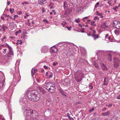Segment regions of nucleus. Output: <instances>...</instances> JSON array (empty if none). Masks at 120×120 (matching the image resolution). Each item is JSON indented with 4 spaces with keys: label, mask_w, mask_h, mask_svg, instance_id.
Masks as SVG:
<instances>
[{
    "label": "nucleus",
    "mask_w": 120,
    "mask_h": 120,
    "mask_svg": "<svg viewBox=\"0 0 120 120\" xmlns=\"http://www.w3.org/2000/svg\"><path fill=\"white\" fill-rule=\"evenodd\" d=\"M50 82H46L44 85V86L48 91L49 89H50L49 84Z\"/></svg>",
    "instance_id": "6e6552de"
},
{
    "label": "nucleus",
    "mask_w": 120,
    "mask_h": 120,
    "mask_svg": "<svg viewBox=\"0 0 120 120\" xmlns=\"http://www.w3.org/2000/svg\"><path fill=\"white\" fill-rule=\"evenodd\" d=\"M109 111H107L106 112L102 113V115L103 116H106L109 115Z\"/></svg>",
    "instance_id": "f3484780"
},
{
    "label": "nucleus",
    "mask_w": 120,
    "mask_h": 120,
    "mask_svg": "<svg viewBox=\"0 0 120 120\" xmlns=\"http://www.w3.org/2000/svg\"><path fill=\"white\" fill-rule=\"evenodd\" d=\"M18 14H21L22 13V12L21 11H19L18 12Z\"/></svg>",
    "instance_id": "603ef678"
},
{
    "label": "nucleus",
    "mask_w": 120,
    "mask_h": 120,
    "mask_svg": "<svg viewBox=\"0 0 120 120\" xmlns=\"http://www.w3.org/2000/svg\"><path fill=\"white\" fill-rule=\"evenodd\" d=\"M14 56V53L12 50L9 51L8 53L7 54V57L9 59H11L13 58Z\"/></svg>",
    "instance_id": "423d86ee"
},
{
    "label": "nucleus",
    "mask_w": 120,
    "mask_h": 120,
    "mask_svg": "<svg viewBox=\"0 0 120 120\" xmlns=\"http://www.w3.org/2000/svg\"><path fill=\"white\" fill-rule=\"evenodd\" d=\"M22 41L21 40H17V41L16 43V44L17 45H18L19 44L20 45H21L22 44Z\"/></svg>",
    "instance_id": "bb28decb"
},
{
    "label": "nucleus",
    "mask_w": 120,
    "mask_h": 120,
    "mask_svg": "<svg viewBox=\"0 0 120 120\" xmlns=\"http://www.w3.org/2000/svg\"><path fill=\"white\" fill-rule=\"evenodd\" d=\"M27 25L28 26H29L30 25V22H28V23H27Z\"/></svg>",
    "instance_id": "680f3d73"
},
{
    "label": "nucleus",
    "mask_w": 120,
    "mask_h": 120,
    "mask_svg": "<svg viewBox=\"0 0 120 120\" xmlns=\"http://www.w3.org/2000/svg\"><path fill=\"white\" fill-rule=\"evenodd\" d=\"M38 89L40 91H41L42 92H45V90H43V89L42 87L40 86H38Z\"/></svg>",
    "instance_id": "b1692460"
},
{
    "label": "nucleus",
    "mask_w": 120,
    "mask_h": 120,
    "mask_svg": "<svg viewBox=\"0 0 120 120\" xmlns=\"http://www.w3.org/2000/svg\"><path fill=\"white\" fill-rule=\"evenodd\" d=\"M43 21L44 22H45L46 23H49L48 21L47 20L44 19Z\"/></svg>",
    "instance_id": "c03bdc74"
},
{
    "label": "nucleus",
    "mask_w": 120,
    "mask_h": 120,
    "mask_svg": "<svg viewBox=\"0 0 120 120\" xmlns=\"http://www.w3.org/2000/svg\"><path fill=\"white\" fill-rule=\"evenodd\" d=\"M10 4V1H8L7 2V4L8 5H9V4Z\"/></svg>",
    "instance_id": "0e129e2a"
},
{
    "label": "nucleus",
    "mask_w": 120,
    "mask_h": 120,
    "mask_svg": "<svg viewBox=\"0 0 120 120\" xmlns=\"http://www.w3.org/2000/svg\"><path fill=\"white\" fill-rule=\"evenodd\" d=\"M102 51H99L97 53L98 54L100 53L101 54V53H102Z\"/></svg>",
    "instance_id": "5fc2aeb1"
},
{
    "label": "nucleus",
    "mask_w": 120,
    "mask_h": 120,
    "mask_svg": "<svg viewBox=\"0 0 120 120\" xmlns=\"http://www.w3.org/2000/svg\"><path fill=\"white\" fill-rule=\"evenodd\" d=\"M67 23L65 21H64L61 23L62 25L63 26H64Z\"/></svg>",
    "instance_id": "c9c22d12"
},
{
    "label": "nucleus",
    "mask_w": 120,
    "mask_h": 120,
    "mask_svg": "<svg viewBox=\"0 0 120 120\" xmlns=\"http://www.w3.org/2000/svg\"><path fill=\"white\" fill-rule=\"evenodd\" d=\"M80 21V20L79 18H78L77 19H75V22H77V23H79Z\"/></svg>",
    "instance_id": "f704fd0d"
},
{
    "label": "nucleus",
    "mask_w": 120,
    "mask_h": 120,
    "mask_svg": "<svg viewBox=\"0 0 120 120\" xmlns=\"http://www.w3.org/2000/svg\"><path fill=\"white\" fill-rule=\"evenodd\" d=\"M82 73L81 71L77 72L76 74L75 80L78 82H80L82 80L81 76Z\"/></svg>",
    "instance_id": "7ed1b4c3"
},
{
    "label": "nucleus",
    "mask_w": 120,
    "mask_h": 120,
    "mask_svg": "<svg viewBox=\"0 0 120 120\" xmlns=\"http://www.w3.org/2000/svg\"><path fill=\"white\" fill-rule=\"evenodd\" d=\"M45 12V9L43 8L42 9V12L43 13H44Z\"/></svg>",
    "instance_id": "4d7b16f0"
},
{
    "label": "nucleus",
    "mask_w": 120,
    "mask_h": 120,
    "mask_svg": "<svg viewBox=\"0 0 120 120\" xmlns=\"http://www.w3.org/2000/svg\"><path fill=\"white\" fill-rule=\"evenodd\" d=\"M91 83H90L89 85V87L90 89H92L93 88V86Z\"/></svg>",
    "instance_id": "c756f323"
},
{
    "label": "nucleus",
    "mask_w": 120,
    "mask_h": 120,
    "mask_svg": "<svg viewBox=\"0 0 120 120\" xmlns=\"http://www.w3.org/2000/svg\"><path fill=\"white\" fill-rule=\"evenodd\" d=\"M48 72H46V74H45V75H46L47 76H48Z\"/></svg>",
    "instance_id": "e2e57ef3"
},
{
    "label": "nucleus",
    "mask_w": 120,
    "mask_h": 120,
    "mask_svg": "<svg viewBox=\"0 0 120 120\" xmlns=\"http://www.w3.org/2000/svg\"><path fill=\"white\" fill-rule=\"evenodd\" d=\"M3 83L2 82H0V88L1 87H2L3 86Z\"/></svg>",
    "instance_id": "a18cd8bd"
},
{
    "label": "nucleus",
    "mask_w": 120,
    "mask_h": 120,
    "mask_svg": "<svg viewBox=\"0 0 120 120\" xmlns=\"http://www.w3.org/2000/svg\"><path fill=\"white\" fill-rule=\"evenodd\" d=\"M99 18L97 16H95L94 17V19L95 20H99Z\"/></svg>",
    "instance_id": "58836bf2"
},
{
    "label": "nucleus",
    "mask_w": 120,
    "mask_h": 120,
    "mask_svg": "<svg viewBox=\"0 0 120 120\" xmlns=\"http://www.w3.org/2000/svg\"><path fill=\"white\" fill-rule=\"evenodd\" d=\"M100 66H101L103 70H106L107 68L103 64L101 63L100 64Z\"/></svg>",
    "instance_id": "4468645a"
},
{
    "label": "nucleus",
    "mask_w": 120,
    "mask_h": 120,
    "mask_svg": "<svg viewBox=\"0 0 120 120\" xmlns=\"http://www.w3.org/2000/svg\"><path fill=\"white\" fill-rule=\"evenodd\" d=\"M58 64V63H57V62H55V63H53V66H55L56 65V64Z\"/></svg>",
    "instance_id": "6e6d98bb"
},
{
    "label": "nucleus",
    "mask_w": 120,
    "mask_h": 120,
    "mask_svg": "<svg viewBox=\"0 0 120 120\" xmlns=\"http://www.w3.org/2000/svg\"><path fill=\"white\" fill-rule=\"evenodd\" d=\"M94 110V108H92L91 109H90L89 111V112L90 113L91 112L93 111Z\"/></svg>",
    "instance_id": "a19ab883"
},
{
    "label": "nucleus",
    "mask_w": 120,
    "mask_h": 120,
    "mask_svg": "<svg viewBox=\"0 0 120 120\" xmlns=\"http://www.w3.org/2000/svg\"><path fill=\"white\" fill-rule=\"evenodd\" d=\"M114 67L116 68H117L119 66V63H114Z\"/></svg>",
    "instance_id": "cd10ccee"
},
{
    "label": "nucleus",
    "mask_w": 120,
    "mask_h": 120,
    "mask_svg": "<svg viewBox=\"0 0 120 120\" xmlns=\"http://www.w3.org/2000/svg\"><path fill=\"white\" fill-rule=\"evenodd\" d=\"M112 104H109L108 105H106V106H108V107H109L112 106Z\"/></svg>",
    "instance_id": "37998d69"
},
{
    "label": "nucleus",
    "mask_w": 120,
    "mask_h": 120,
    "mask_svg": "<svg viewBox=\"0 0 120 120\" xmlns=\"http://www.w3.org/2000/svg\"><path fill=\"white\" fill-rule=\"evenodd\" d=\"M6 38V37L5 36H4V37H3V38L1 39V40L3 42L4 41V39H5Z\"/></svg>",
    "instance_id": "09e8293b"
},
{
    "label": "nucleus",
    "mask_w": 120,
    "mask_h": 120,
    "mask_svg": "<svg viewBox=\"0 0 120 120\" xmlns=\"http://www.w3.org/2000/svg\"><path fill=\"white\" fill-rule=\"evenodd\" d=\"M21 32V30L20 29L18 31H16V32L15 33L16 35H17L18 34L20 33Z\"/></svg>",
    "instance_id": "7c9ffc66"
},
{
    "label": "nucleus",
    "mask_w": 120,
    "mask_h": 120,
    "mask_svg": "<svg viewBox=\"0 0 120 120\" xmlns=\"http://www.w3.org/2000/svg\"><path fill=\"white\" fill-rule=\"evenodd\" d=\"M33 69L32 68L31 70V75L33 77V76L36 73V71H37V69H34V72H33Z\"/></svg>",
    "instance_id": "2eb2a0df"
},
{
    "label": "nucleus",
    "mask_w": 120,
    "mask_h": 120,
    "mask_svg": "<svg viewBox=\"0 0 120 120\" xmlns=\"http://www.w3.org/2000/svg\"><path fill=\"white\" fill-rule=\"evenodd\" d=\"M97 15H99L100 16V17L101 18H103L104 17V16L102 15L101 13H100L98 12V11H96Z\"/></svg>",
    "instance_id": "aec40b11"
},
{
    "label": "nucleus",
    "mask_w": 120,
    "mask_h": 120,
    "mask_svg": "<svg viewBox=\"0 0 120 120\" xmlns=\"http://www.w3.org/2000/svg\"><path fill=\"white\" fill-rule=\"evenodd\" d=\"M28 2L26 1H25L24 2H23L22 3V4L23 5H24V4H28Z\"/></svg>",
    "instance_id": "49530a36"
},
{
    "label": "nucleus",
    "mask_w": 120,
    "mask_h": 120,
    "mask_svg": "<svg viewBox=\"0 0 120 120\" xmlns=\"http://www.w3.org/2000/svg\"><path fill=\"white\" fill-rule=\"evenodd\" d=\"M49 48L46 46H43L41 48V51L43 53H47L49 49Z\"/></svg>",
    "instance_id": "0eeeda50"
},
{
    "label": "nucleus",
    "mask_w": 120,
    "mask_h": 120,
    "mask_svg": "<svg viewBox=\"0 0 120 120\" xmlns=\"http://www.w3.org/2000/svg\"><path fill=\"white\" fill-rule=\"evenodd\" d=\"M114 32L116 35H118L120 33V31L118 29H116L114 30Z\"/></svg>",
    "instance_id": "412c9836"
},
{
    "label": "nucleus",
    "mask_w": 120,
    "mask_h": 120,
    "mask_svg": "<svg viewBox=\"0 0 120 120\" xmlns=\"http://www.w3.org/2000/svg\"><path fill=\"white\" fill-rule=\"evenodd\" d=\"M80 52L82 55H84L86 53V51L84 48L82 47L80 49Z\"/></svg>",
    "instance_id": "1a4fd4ad"
},
{
    "label": "nucleus",
    "mask_w": 120,
    "mask_h": 120,
    "mask_svg": "<svg viewBox=\"0 0 120 120\" xmlns=\"http://www.w3.org/2000/svg\"><path fill=\"white\" fill-rule=\"evenodd\" d=\"M96 33V31L95 30H93V34L92 35L95 34Z\"/></svg>",
    "instance_id": "3c124183"
},
{
    "label": "nucleus",
    "mask_w": 120,
    "mask_h": 120,
    "mask_svg": "<svg viewBox=\"0 0 120 120\" xmlns=\"http://www.w3.org/2000/svg\"><path fill=\"white\" fill-rule=\"evenodd\" d=\"M50 89H49L48 91L50 93H52L55 91V85L54 83L50 82Z\"/></svg>",
    "instance_id": "20e7f679"
},
{
    "label": "nucleus",
    "mask_w": 120,
    "mask_h": 120,
    "mask_svg": "<svg viewBox=\"0 0 120 120\" xmlns=\"http://www.w3.org/2000/svg\"><path fill=\"white\" fill-rule=\"evenodd\" d=\"M113 26L117 28L120 29V22L117 20H115L113 22Z\"/></svg>",
    "instance_id": "39448f33"
},
{
    "label": "nucleus",
    "mask_w": 120,
    "mask_h": 120,
    "mask_svg": "<svg viewBox=\"0 0 120 120\" xmlns=\"http://www.w3.org/2000/svg\"><path fill=\"white\" fill-rule=\"evenodd\" d=\"M117 99H120V94L118 95L117 97Z\"/></svg>",
    "instance_id": "8fccbe9b"
},
{
    "label": "nucleus",
    "mask_w": 120,
    "mask_h": 120,
    "mask_svg": "<svg viewBox=\"0 0 120 120\" xmlns=\"http://www.w3.org/2000/svg\"><path fill=\"white\" fill-rule=\"evenodd\" d=\"M6 50L7 49H4V51H3V52L4 53H5L6 52Z\"/></svg>",
    "instance_id": "de8ad7c7"
},
{
    "label": "nucleus",
    "mask_w": 120,
    "mask_h": 120,
    "mask_svg": "<svg viewBox=\"0 0 120 120\" xmlns=\"http://www.w3.org/2000/svg\"><path fill=\"white\" fill-rule=\"evenodd\" d=\"M95 22L94 21H92L91 22V25L92 26H95L96 24H95Z\"/></svg>",
    "instance_id": "2f4dec72"
},
{
    "label": "nucleus",
    "mask_w": 120,
    "mask_h": 120,
    "mask_svg": "<svg viewBox=\"0 0 120 120\" xmlns=\"http://www.w3.org/2000/svg\"><path fill=\"white\" fill-rule=\"evenodd\" d=\"M60 92L61 94L63 95H64V92L61 90H60Z\"/></svg>",
    "instance_id": "72a5a7b5"
},
{
    "label": "nucleus",
    "mask_w": 120,
    "mask_h": 120,
    "mask_svg": "<svg viewBox=\"0 0 120 120\" xmlns=\"http://www.w3.org/2000/svg\"><path fill=\"white\" fill-rule=\"evenodd\" d=\"M57 50L58 49L57 48L52 47L51 48L50 51L52 53H56L57 52Z\"/></svg>",
    "instance_id": "9d476101"
},
{
    "label": "nucleus",
    "mask_w": 120,
    "mask_h": 120,
    "mask_svg": "<svg viewBox=\"0 0 120 120\" xmlns=\"http://www.w3.org/2000/svg\"><path fill=\"white\" fill-rule=\"evenodd\" d=\"M111 1H109L108 2V4H109V5H110V4H111Z\"/></svg>",
    "instance_id": "69168bd1"
},
{
    "label": "nucleus",
    "mask_w": 120,
    "mask_h": 120,
    "mask_svg": "<svg viewBox=\"0 0 120 120\" xmlns=\"http://www.w3.org/2000/svg\"><path fill=\"white\" fill-rule=\"evenodd\" d=\"M46 0H39L38 2V4L41 5H42L44 4V2H45Z\"/></svg>",
    "instance_id": "a211bd4d"
},
{
    "label": "nucleus",
    "mask_w": 120,
    "mask_h": 120,
    "mask_svg": "<svg viewBox=\"0 0 120 120\" xmlns=\"http://www.w3.org/2000/svg\"><path fill=\"white\" fill-rule=\"evenodd\" d=\"M113 9L115 11H117V10H116V8H115V7H113Z\"/></svg>",
    "instance_id": "bf43d9fd"
},
{
    "label": "nucleus",
    "mask_w": 120,
    "mask_h": 120,
    "mask_svg": "<svg viewBox=\"0 0 120 120\" xmlns=\"http://www.w3.org/2000/svg\"><path fill=\"white\" fill-rule=\"evenodd\" d=\"M93 64L97 68L99 69L100 68L99 66L96 63L94 62L93 63Z\"/></svg>",
    "instance_id": "5701e85b"
},
{
    "label": "nucleus",
    "mask_w": 120,
    "mask_h": 120,
    "mask_svg": "<svg viewBox=\"0 0 120 120\" xmlns=\"http://www.w3.org/2000/svg\"><path fill=\"white\" fill-rule=\"evenodd\" d=\"M67 116L69 118V117H70V114H69V113H68L67 114Z\"/></svg>",
    "instance_id": "13d9d810"
},
{
    "label": "nucleus",
    "mask_w": 120,
    "mask_h": 120,
    "mask_svg": "<svg viewBox=\"0 0 120 120\" xmlns=\"http://www.w3.org/2000/svg\"><path fill=\"white\" fill-rule=\"evenodd\" d=\"M92 36L93 37L94 39L95 40L96 39L98 38L99 37V36L98 34L96 35H92Z\"/></svg>",
    "instance_id": "4be33fe9"
},
{
    "label": "nucleus",
    "mask_w": 120,
    "mask_h": 120,
    "mask_svg": "<svg viewBox=\"0 0 120 120\" xmlns=\"http://www.w3.org/2000/svg\"><path fill=\"white\" fill-rule=\"evenodd\" d=\"M52 12H53L54 13V15H55V14H56V12H55V11L54 10H53L52 11Z\"/></svg>",
    "instance_id": "052dcab7"
},
{
    "label": "nucleus",
    "mask_w": 120,
    "mask_h": 120,
    "mask_svg": "<svg viewBox=\"0 0 120 120\" xmlns=\"http://www.w3.org/2000/svg\"><path fill=\"white\" fill-rule=\"evenodd\" d=\"M71 26H70V27H69L68 26H66V28L68 29V30H71Z\"/></svg>",
    "instance_id": "ea45409f"
},
{
    "label": "nucleus",
    "mask_w": 120,
    "mask_h": 120,
    "mask_svg": "<svg viewBox=\"0 0 120 120\" xmlns=\"http://www.w3.org/2000/svg\"><path fill=\"white\" fill-rule=\"evenodd\" d=\"M9 10L11 14H12L14 11V9H13L10 8Z\"/></svg>",
    "instance_id": "473e14b6"
},
{
    "label": "nucleus",
    "mask_w": 120,
    "mask_h": 120,
    "mask_svg": "<svg viewBox=\"0 0 120 120\" xmlns=\"http://www.w3.org/2000/svg\"><path fill=\"white\" fill-rule=\"evenodd\" d=\"M7 46H8V48L9 50V51L12 50V48L9 46L7 44Z\"/></svg>",
    "instance_id": "4c0bfd02"
},
{
    "label": "nucleus",
    "mask_w": 120,
    "mask_h": 120,
    "mask_svg": "<svg viewBox=\"0 0 120 120\" xmlns=\"http://www.w3.org/2000/svg\"><path fill=\"white\" fill-rule=\"evenodd\" d=\"M8 29V28L5 25H3L2 27H1V29H2L4 31H5V29Z\"/></svg>",
    "instance_id": "a878e982"
},
{
    "label": "nucleus",
    "mask_w": 120,
    "mask_h": 120,
    "mask_svg": "<svg viewBox=\"0 0 120 120\" xmlns=\"http://www.w3.org/2000/svg\"><path fill=\"white\" fill-rule=\"evenodd\" d=\"M64 7L65 10L66 11L68 9V6L67 3L66 1L64 2Z\"/></svg>",
    "instance_id": "9b49d317"
},
{
    "label": "nucleus",
    "mask_w": 120,
    "mask_h": 120,
    "mask_svg": "<svg viewBox=\"0 0 120 120\" xmlns=\"http://www.w3.org/2000/svg\"><path fill=\"white\" fill-rule=\"evenodd\" d=\"M8 60L5 59H4L2 60L1 61H0V64H7Z\"/></svg>",
    "instance_id": "f8f14e48"
},
{
    "label": "nucleus",
    "mask_w": 120,
    "mask_h": 120,
    "mask_svg": "<svg viewBox=\"0 0 120 120\" xmlns=\"http://www.w3.org/2000/svg\"><path fill=\"white\" fill-rule=\"evenodd\" d=\"M27 96L29 99L32 101H37L40 99V94L34 93L33 91L29 92Z\"/></svg>",
    "instance_id": "f257e3e1"
},
{
    "label": "nucleus",
    "mask_w": 120,
    "mask_h": 120,
    "mask_svg": "<svg viewBox=\"0 0 120 120\" xmlns=\"http://www.w3.org/2000/svg\"><path fill=\"white\" fill-rule=\"evenodd\" d=\"M112 56L111 54H109L108 57L109 58H108V60L110 62H111L112 61Z\"/></svg>",
    "instance_id": "393cba45"
},
{
    "label": "nucleus",
    "mask_w": 120,
    "mask_h": 120,
    "mask_svg": "<svg viewBox=\"0 0 120 120\" xmlns=\"http://www.w3.org/2000/svg\"><path fill=\"white\" fill-rule=\"evenodd\" d=\"M34 112L32 110L29 109H26L24 112V114L26 116H28L29 117H33Z\"/></svg>",
    "instance_id": "f03ea898"
},
{
    "label": "nucleus",
    "mask_w": 120,
    "mask_h": 120,
    "mask_svg": "<svg viewBox=\"0 0 120 120\" xmlns=\"http://www.w3.org/2000/svg\"><path fill=\"white\" fill-rule=\"evenodd\" d=\"M108 27L107 25H106L105 23H102L101 24V28L102 29H105L107 28Z\"/></svg>",
    "instance_id": "ddd939ff"
},
{
    "label": "nucleus",
    "mask_w": 120,
    "mask_h": 120,
    "mask_svg": "<svg viewBox=\"0 0 120 120\" xmlns=\"http://www.w3.org/2000/svg\"><path fill=\"white\" fill-rule=\"evenodd\" d=\"M15 38V37H14L13 36H11V37H10V38H11V39H13Z\"/></svg>",
    "instance_id": "338daca9"
},
{
    "label": "nucleus",
    "mask_w": 120,
    "mask_h": 120,
    "mask_svg": "<svg viewBox=\"0 0 120 120\" xmlns=\"http://www.w3.org/2000/svg\"><path fill=\"white\" fill-rule=\"evenodd\" d=\"M84 28H83L81 29V32L82 33H84Z\"/></svg>",
    "instance_id": "864d4df0"
},
{
    "label": "nucleus",
    "mask_w": 120,
    "mask_h": 120,
    "mask_svg": "<svg viewBox=\"0 0 120 120\" xmlns=\"http://www.w3.org/2000/svg\"><path fill=\"white\" fill-rule=\"evenodd\" d=\"M82 11V10L80 8H77V11L78 12H81Z\"/></svg>",
    "instance_id": "c85d7f7f"
},
{
    "label": "nucleus",
    "mask_w": 120,
    "mask_h": 120,
    "mask_svg": "<svg viewBox=\"0 0 120 120\" xmlns=\"http://www.w3.org/2000/svg\"><path fill=\"white\" fill-rule=\"evenodd\" d=\"M108 79L106 78H105L104 80V84L105 85H107L108 84Z\"/></svg>",
    "instance_id": "dca6fc26"
},
{
    "label": "nucleus",
    "mask_w": 120,
    "mask_h": 120,
    "mask_svg": "<svg viewBox=\"0 0 120 120\" xmlns=\"http://www.w3.org/2000/svg\"><path fill=\"white\" fill-rule=\"evenodd\" d=\"M109 36L108 34H107L105 36V40L107 41H108L107 40V37Z\"/></svg>",
    "instance_id": "79ce46f5"
},
{
    "label": "nucleus",
    "mask_w": 120,
    "mask_h": 120,
    "mask_svg": "<svg viewBox=\"0 0 120 120\" xmlns=\"http://www.w3.org/2000/svg\"><path fill=\"white\" fill-rule=\"evenodd\" d=\"M114 63H119V60L116 57L114 58Z\"/></svg>",
    "instance_id": "6ab92c4d"
},
{
    "label": "nucleus",
    "mask_w": 120,
    "mask_h": 120,
    "mask_svg": "<svg viewBox=\"0 0 120 120\" xmlns=\"http://www.w3.org/2000/svg\"><path fill=\"white\" fill-rule=\"evenodd\" d=\"M99 3L98 2L95 4V8H96L99 5Z\"/></svg>",
    "instance_id": "e433bc0d"
},
{
    "label": "nucleus",
    "mask_w": 120,
    "mask_h": 120,
    "mask_svg": "<svg viewBox=\"0 0 120 120\" xmlns=\"http://www.w3.org/2000/svg\"><path fill=\"white\" fill-rule=\"evenodd\" d=\"M79 26H80V27H82V24H78Z\"/></svg>",
    "instance_id": "774afa93"
}]
</instances>
